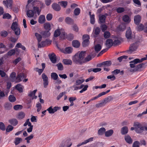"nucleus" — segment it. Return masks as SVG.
Instances as JSON below:
<instances>
[{
    "mask_svg": "<svg viewBox=\"0 0 147 147\" xmlns=\"http://www.w3.org/2000/svg\"><path fill=\"white\" fill-rule=\"evenodd\" d=\"M63 143L65 144V146L66 147H70L72 144V143L70 142V139L67 140Z\"/></svg>",
    "mask_w": 147,
    "mask_h": 147,
    "instance_id": "nucleus-32",
    "label": "nucleus"
},
{
    "mask_svg": "<svg viewBox=\"0 0 147 147\" xmlns=\"http://www.w3.org/2000/svg\"><path fill=\"white\" fill-rule=\"evenodd\" d=\"M111 36V34L108 31H106L104 32V37L105 38H107L110 37Z\"/></svg>",
    "mask_w": 147,
    "mask_h": 147,
    "instance_id": "nucleus-47",
    "label": "nucleus"
},
{
    "mask_svg": "<svg viewBox=\"0 0 147 147\" xmlns=\"http://www.w3.org/2000/svg\"><path fill=\"white\" fill-rule=\"evenodd\" d=\"M113 99V98L111 96H110L105 98L103 100L105 104H106L107 103L110 102Z\"/></svg>",
    "mask_w": 147,
    "mask_h": 147,
    "instance_id": "nucleus-26",
    "label": "nucleus"
},
{
    "mask_svg": "<svg viewBox=\"0 0 147 147\" xmlns=\"http://www.w3.org/2000/svg\"><path fill=\"white\" fill-rule=\"evenodd\" d=\"M65 22L68 24H72L74 23V20L71 18L67 17L65 18Z\"/></svg>",
    "mask_w": 147,
    "mask_h": 147,
    "instance_id": "nucleus-16",
    "label": "nucleus"
},
{
    "mask_svg": "<svg viewBox=\"0 0 147 147\" xmlns=\"http://www.w3.org/2000/svg\"><path fill=\"white\" fill-rule=\"evenodd\" d=\"M26 77V76L24 73H21L18 74L16 78L18 80V82H20L22 81L24 78Z\"/></svg>",
    "mask_w": 147,
    "mask_h": 147,
    "instance_id": "nucleus-13",
    "label": "nucleus"
},
{
    "mask_svg": "<svg viewBox=\"0 0 147 147\" xmlns=\"http://www.w3.org/2000/svg\"><path fill=\"white\" fill-rule=\"evenodd\" d=\"M123 20L125 22H129L130 21L129 16L127 15H125L123 16Z\"/></svg>",
    "mask_w": 147,
    "mask_h": 147,
    "instance_id": "nucleus-36",
    "label": "nucleus"
},
{
    "mask_svg": "<svg viewBox=\"0 0 147 147\" xmlns=\"http://www.w3.org/2000/svg\"><path fill=\"white\" fill-rule=\"evenodd\" d=\"M23 107L21 105H17L13 107V109L15 110H20Z\"/></svg>",
    "mask_w": 147,
    "mask_h": 147,
    "instance_id": "nucleus-49",
    "label": "nucleus"
},
{
    "mask_svg": "<svg viewBox=\"0 0 147 147\" xmlns=\"http://www.w3.org/2000/svg\"><path fill=\"white\" fill-rule=\"evenodd\" d=\"M101 48L102 47L100 44H97L95 46L94 49L95 51L98 52L100 51Z\"/></svg>",
    "mask_w": 147,
    "mask_h": 147,
    "instance_id": "nucleus-41",
    "label": "nucleus"
},
{
    "mask_svg": "<svg viewBox=\"0 0 147 147\" xmlns=\"http://www.w3.org/2000/svg\"><path fill=\"white\" fill-rule=\"evenodd\" d=\"M22 141V139L20 138L17 137L15 138L14 143L16 145H17Z\"/></svg>",
    "mask_w": 147,
    "mask_h": 147,
    "instance_id": "nucleus-30",
    "label": "nucleus"
},
{
    "mask_svg": "<svg viewBox=\"0 0 147 147\" xmlns=\"http://www.w3.org/2000/svg\"><path fill=\"white\" fill-rule=\"evenodd\" d=\"M56 66L58 67V69L59 70H62L63 69V67L62 63H59L56 65Z\"/></svg>",
    "mask_w": 147,
    "mask_h": 147,
    "instance_id": "nucleus-58",
    "label": "nucleus"
},
{
    "mask_svg": "<svg viewBox=\"0 0 147 147\" xmlns=\"http://www.w3.org/2000/svg\"><path fill=\"white\" fill-rule=\"evenodd\" d=\"M146 63H142L137 65L135 68L129 69V71L131 72H134L137 71H140L141 68L145 67Z\"/></svg>",
    "mask_w": 147,
    "mask_h": 147,
    "instance_id": "nucleus-4",
    "label": "nucleus"
},
{
    "mask_svg": "<svg viewBox=\"0 0 147 147\" xmlns=\"http://www.w3.org/2000/svg\"><path fill=\"white\" fill-rule=\"evenodd\" d=\"M89 44V40H83V41L82 42V46L84 47H85L88 46Z\"/></svg>",
    "mask_w": 147,
    "mask_h": 147,
    "instance_id": "nucleus-56",
    "label": "nucleus"
},
{
    "mask_svg": "<svg viewBox=\"0 0 147 147\" xmlns=\"http://www.w3.org/2000/svg\"><path fill=\"white\" fill-rule=\"evenodd\" d=\"M73 49L70 47H68L66 48L65 50L63 52L65 54H70L72 52Z\"/></svg>",
    "mask_w": 147,
    "mask_h": 147,
    "instance_id": "nucleus-21",
    "label": "nucleus"
},
{
    "mask_svg": "<svg viewBox=\"0 0 147 147\" xmlns=\"http://www.w3.org/2000/svg\"><path fill=\"white\" fill-rule=\"evenodd\" d=\"M73 61L76 64L81 65L84 63V59H82L78 56V54H76L73 57Z\"/></svg>",
    "mask_w": 147,
    "mask_h": 147,
    "instance_id": "nucleus-5",
    "label": "nucleus"
},
{
    "mask_svg": "<svg viewBox=\"0 0 147 147\" xmlns=\"http://www.w3.org/2000/svg\"><path fill=\"white\" fill-rule=\"evenodd\" d=\"M45 18L44 15H41L39 17L38 19V22L40 23H43L45 22Z\"/></svg>",
    "mask_w": 147,
    "mask_h": 147,
    "instance_id": "nucleus-19",
    "label": "nucleus"
},
{
    "mask_svg": "<svg viewBox=\"0 0 147 147\" xmlns=\"http://www.w3.org/2000/svg\"><path fill=\"white\" fill-rule=\"evenodd\" d=\"M18 37L17 36L15 37L11 36L10 37L9 40L11 42L15 43L18 40Z\"/></svg>",
    "mask_w": 147,
    "mask_h": 147,
    "instance_id": "nucleus-43",
    "label": "nucleus"
},
{
    "mask_svg": "<svg viewBox=\"0 0 147 147\" xmlns=\"http://www.w3.org/2000/svg\"><path fill=\"white\" fill-rule=\"evenodd\" d=\"M11 29L14 31L15 34L19 36L20 34V30L16 22H13L11 26Z\"/></svg>",
    "mask_w": 147,
    "mask_h": 147,
    "instance_id": "nucleus-3",
    "label": "nucleus"
},
{
    "mask_svg": "<svg viewBox=\"0 0 147 147\" xmlns=\"http://www.w3.org/2000/svg\"><path fill=\"white\" fill-rule=\"evenodd\" d=\"M134 126L135 127V131L137 133H141L144 129V127L138 122H134Z\"/></svg>",
    "mask_w": 147,
    "mask_h": 147,
    "instance_id": "nucleus-2",
    "label": "nucleus"
},
{
    "mask_svg": "<svg viewBox=\"0 0 147 147\" xmlns=\"http://www.w3.org/2000/svg\"><path fill=\"white\" fill-rule=\"evenodd\" d=\"M124 11V8L122 7H119L117 9V11L118 13H121Z\"/></svg>",
    "mask_w": 147,
    "mask_h": 147,
    "instance_id": "nucleus-64",
    "label": "nucleus"
},
{
    "mask_svg": "<svg viewBox=\"0 0 147 147\" xmlns=\"http://www.w3.org/2000/svg\"><path fill=\"white\" fill-rule=\"evenodd\" d=\"M41 34L43 36L45 37H48L50 35V33L49 30L42 32Z\"/></svg>",
    "mask_w": 147,
    "mask_h": 147,
    "instance_id": "nucleus-40",
    "label": "nucleus"
},
{
    "mask_svg": "<svg viewBox=\"0 0 147 147\" xmlns=\"http://www.w3.org/2000/svg\"><path fill=\"white\" fill-rule=\"evenodd\" d=\"M15 53V50L14 49H12L10 50L7 53V55L9 56L14 55Z\"/></svg>",
    "mask_w": 147,
    "mask_h": 147,
    "instance_id": "nucleus-45",
    "label": "nucleus"
},
{
    "mask_svg": "<svg viewBox=\"0 0 147 147\" xmlns=\"http://www.w3.org/2000/svg\"><path fill=\"white\" fill-rule=\"evenodd\" d=\"M16 75V74L15 72H13L10 75V79L11 81L14 82L15 81Z\"/></svg>",
    "mask_w": 147,
    "mask_h": 147,
    "instance_id": "nucleus-34",
    "label": "nucleus"
},
{
    "mask_svg": "<svg viewBox=\"0 0 147 147\" xmlns=\"http://www.w3.org/2000/svg\"><path fill=\"white\" fill-rule=\"evenodd\" d=\"M126 36L127 39H130L132 38V32L130 27H129L126 33Z\"/></svg>",
    "mask_w": 147,
    "mask_h": 147,
    "instance_id": "nucleus-14",
    "label": "nucleus"
},
{
    "mask_svg": "<svg viewBox=\"0 0 147 147\" xmlns=\"http://www.w3.org/2000/svg\"><path fill=\"white\" fill-rule=\"evenodd\" d=\"M44 28L46 30H49L51 29L50 24L49 23H46L44 24Z\"/></svg>",
    "mask_w": 147,
    "mask_h": 147,
    "instance_id": "nucleus-42",
    "label": "nucleus"
},
{
    "mask_svg": "<svg viewBox=\"0 0 147 147\" xmlns=\"http://www.w3.org/2000/svg\"><path fill=\"white\" fill-rule=\"evenodd\" d=\"M35 35L37 39L38 42H40L42 40V36L41 35L37 33H36Z\"/></svg>",
    "mask_w": 147,
    "mask_h": 147,
    "instance_id": "nucleus-44",
    "label": "nucleus"
},
{
    "mask_svg": "<svg viewBox=\"0 0 147 147\" xmlns=\"http://www.w3.org/2000/svg\"><path fill=\"white\" fill-rule=\"evenodd\" d=\"M23 88V87L20 84H18L16 86V89L20 92H22Z\"/></svg>",
    "mask_w": 147,
    "mask_h": 147,
    "instance_id": "nucleus-38",
    "label": "nucleus"
},
{
    "mask_svg": "<svg viewBox=\"0 0 147 147\" xmlns=\"http://www.w3.org/2000/svg\"><path fill=\"white\" fill-rule=\"evenodd\" d=\"M106 17L104 15H102L99 17V20L100 22L101 23H105V22Z\"/></svg>",
    "mask_w": 147,
    "mask_h": 147,
    "instance_id": "nucleus-33",
    "label": "nucleus"
},
{
    "mask_svg": "<svg viewBox=\"0 0 147 147\" xmlns=\"http://www.w3.org/2000/svg\"><path fill=\"white\" fill-rule=\"evenodd\" d=\"M36 107L37 108V111L38 112H39L40 111L42 108V106L41 104L39 102L37 103L36 104Z\"/></svg>",
    "mask_w": 147,
    "mask_h": 147,
    "instance_id": "nucleus-61",
    "label": "nucleus"
},
{
    "mask_svg": "<svg viewBox=\"0 0 147 147\" xmlns=\"http://www.w3.org/2000/svg\"><path fill=\"white\" fill-rule=\"evenodd\" d=\"M42 78L43 81V86L45 88L47 87L49 84L48 78L44 73L42 75Z\"/></svg>",
    "mask_w": 147,
    "mask_h": 147,
    "instance_id": "nucleus-7",
    "label": "nucleus"
},
{
    "mask_svg": "<svg viewBox=\"0 0 147 147\" xmlns=\"http://www.w3.org/2000/svg\"><path fill=\"white\" fill-rule=\"evenodd\" d=\"M47 42L46 41H42L40 43L38 42V48L43 47L47 45Z\"/></svg>",
    "mask_w": 147,
    "mask_h": 147,
    "instance_id": "nucleus-31",
    "label": "nucleus"
},
{
    "mask_svg": "<svg viewBox=\"0 0 147 147\" xmlns=\"http://www.w3.org/2000/svg\"><path fill=\"white\" fill-rule=\"evenodd\" d=\"M128 57V56L126 55H123L120 57L118 58V60L119 62H121L122 61H125V60Z\"/></svg>",
    "mask_w": 147,
    "mask_h": 147,
    "instance_id": "nucleus-37",
    "label": "nucleus"
},
{
    "mask_svg": "<svg viewBox=\"0 0 147 147\" xmlns=\"http://www.w3.org/2000/svg\"><path fill=\"white\" fill-rule=\"evenodd\" d=\"M140 143L139 142L136 141L133 143L132 145V147H139Z\"/></svg>",
    "mask_w": 147,
    "mask_h": 147,
    "instance_id": "nucleus-60",
    "label": "nucleus"
},
{
    "mask_svg": "<svg viewBox=\"0 0 147 147\" xmlns=\"http://www.w3.org/2000/svg\"><path fill=\"white\" fill-rule=\"evenodd\" d=\"M60 32L59 30L57 29L56 30L54 33V36L55 37H57L59 36L60 34Z\"/></svg>",
    "mask_w": 147,
    "mask_h": 147,
    "instance_id": "nucleus-55",
    "label": "nucleus"
},
{
    "mask_svg": "<svg viewBox=\"0 0 147 147\" xmlns=\"http://www.w3.org/2000/svg\"><path fill=\"white\" fill-rule=\"evenodd\" d=\"M34 12L31 10H27L26 12V15L28 18L33 17L34 16Z\"/></svg>",
    "mask_w": 147,
    "mask_h": 147,
    "instance_id": "nucleus-17",
    "label": "nucleus"
},
{
    "mask_svg": "<svg viewBox=\"0 0 147 147\" xmlns=\"http://www.w3.org/2000/svg\"><path fill=\"white\" fill-rule=\"evenodd\" d=\"M90 39L89 36L88 34L84 35L82 37L83 40H89Z\"/></svg>",
    "mask_w": 147,
    "mask_h": 147,
    "instance_id": "nucleus-59",
    "label": "nucleus"
},
{
    "mask_svg": "<svg viewBox=\"0 0 147 147\" xmlns=\"http://www.w3.org/2000/svg\"><path fill=\"white\" fill-rule=\"evenodd\" d=\"M9 100L11 102H13L16 100V99L13 95H11L9 96Z\"/></svg>",
    "mask_w": 147,
    "mask_h": 147,
    "instance_id": "nucleus-52",
    "label": "nucleus"
},
{
    "mask_svg": "<svg viewBox=\"0 0 147 147\" xmlns=\"http://www.w3.org/2000/svg\"><path fill=\"white\" fill-rule=\"evenodd\" d=\"M72 44L73 46L76 48H78L80 46V42L77 40L73 41Z\"/></svg>",
    "mask_w": 147,
    "mask_h": 147,
    "instance_id": "nucleus-29",
    "label": "nucleus"
},
{
    "mask_svg": "<svg viewBox=\"0 0 147 147\" xmlns=\"http://www.w3.org/2000/svg\"><path fill=\"white\" fill-rule=\"evenodd\" d=\"M128 132V127L127 126H124L122 127L121 130V133L123 135L125 134Z\"/></svg>",
    "mask_w": 147,
    "mask_h": 147,
    "instance_id": "nucleus-22",
    "label": "nucleus"
},
{
    "mask_svg": "<svg viewBox=\"0 0 147 147\" xmlns=\"http://www.w3.org/2000/svg\"><path fill=\"white\" fill-rule=\"evenodd\" d=\"M103 67L104 70L109 71V69L107 67L110 66L112 64L111 61H108L103 62Z\"/></svg>",
    "mask_w": 147,
    "mask_h": 147,
    "instance_id": "nucleus-9",
    "label": "nucleus"
},
{
    "mask_svg": "<svg viewBox=\"0 0 147 147\" xmlns=\"http://www.w3.org/2000/svg\"><path fill=\"white\" fill-rule=\"evenodd\" d=\"M52 7L54 10L57 11H59L61 9L60 6L57 3L53 4L52 5Z\"/></svg>",
    "mask_w": 147,
    "mask_h": 147,
    "instance_id": "nucleus-20",
    "label": "nucleus"
},
{
    "mask_svg": "<svg viewBox=\"0 0 147 147\" xmlns=\"http://www.w3.org/2000/svg\"><path fill=\"white\" fill-rule=\"evenodd\" d=\"M9 122L13 126H16L18 123V121L16 119H13L9 120Z\"/></svg>",
    "mask_w": 147,
    "mask_h": 147,
    "instance_id": "nucleus-23",
    "label": "nucleus"
},
{
    "mask_svg": "<svg viewBox=\"0 0 147 147\" xmlns=\"http://www.w3.org/2000/svg\"><path fill=\"white\" fill-rule=\"evenodd\" d=\"M90 18L91 23L92 24H94L95 22L94 15L92 14V15H90Z\"/></svg>",
    "mask_w": 147,
    "mask_h": 147,
    "instance_id": "nucleus-63",
    "label": "nucleus"
},
{
    "mask_svg": "<svg viewBox=\"0 0 147 147\" xmlns=\"http://www.w3.org/2000/svg\"><path fill=\"white\" fill-rule=\"evenodd\" d=\"M12 1L11 0L4 1L3 3L7 8L10 9L12 8Z\"/></svg>",
    "mask_w": 147,
    "mask_h": 147,
    "instance_id": "nucleus-12",
    "label": "nucleus"
},
{
    "mask_svg": "<svg viewBox=\"0 0 147 147\" xmlns=\"http://www.w3.org/2000/svg\"><path fill=\"white\" fill-rule=\"evenodd\" d=\"M138 29L139 31H142L144 29L145 31V26H144L142 24H140L138 26Z\"/></svg>",
    "mask_w": 147,
    "mask_h": 147,
    "instance_id": "nucleus-54",
    "label": "nucleus"
},
{
    "mask_svg": "<svg viewBox=\"0 0 147 147\" xmlns=\"http://www.w3.org/2000/svg\"><path fill=\"white\" fill-rule=\"evenodd\" d=\"M33 10L34 13H36L38 15L40 14L41 11V10L39 9V8L37 7H33Z\"/></svg>",
    "mask_w": 147,
    "mask_h": 147,
    "instance_id": "nucleus-53",
    "label": "nucleus"
},
{
    "mask_svg": "<svg viewBox=\"0 0 147 147\" xmlns=\"http://www.w3.org/2000/svg\"><path fill=\"white\" fill-rule=\"evenodd\" d=\"M86 51H82L78 54V56L82 59H84V58L85 55Z\"/></svg>",
    "mask_w": 147,
    "mask_h": 147,
    "instance_id": "nucleus-46",
    "label": "nucleus"
},
{
    "mask_svg": "<svg viewBox=\"0 0 147 147\" xmlns=\"http://www.w3.org/2000/svg\"><path fill=\"white\" fill-rule=\"evenodd\" d=\"M65 65H71L72 64V62L71 60L64 59L62 61Z\"/></svg>",
    "mask_w": 147,
    "mask_h": 147,
    "instance_id": "nucleus-27",
    "label": "nucleus"
},
{
    "mask_svg": "<svg viewBox=\"0 0 147 147\" xmlns=\"http://www.w3.org/2000/svg\"><path fill=\"white\" fill-rule=\"evenodd\" d=\"M105 104L103 100L100 102L96 104V107L97 108H99L104 106L105 105Z\"/></svg>",
    "mask_w": 147,
    "mask_h": 147,
    "instance_id": "nucleus-28",
    "label": "nucleus"
},
{
    "mask_svg": "<svg viewBox=\"0 0 147 147\" xmlns=\"http://www.w3.org/2000/svg\"><path fill=\"white\" fill-rule=\"evenodd\" d=\"M51 78L54 80H56L58 78V76L56 73H52L51 74Z\"/></svg>",
    "mask_w": 147,
    "mask_h": 147,
    "instance_id": "nucleus-39",
    "label": "nucleus"
},
{
    "mask_svg": "<svg viewBox=\"0 0 147 147\" xmlns=\"http://www.w3.org/2000/svg\"><path fill=\"white\" fill-rule=\"evenodd\" d=\"M113 133L112 129H110L105 132V135L106 137H109L112 135Z\"/></svg>",
    "mask_w": 147,
    "mask_h": 147,
    "instance_id": "nucleus-24",
    "label": "nucleus"
},
{
    "mask_svg": "<svg viewBox=\"0 0 147 147\" xmlns=\"http://www.w3.org/2000/svg\"><path fill=\"white\" fill-rule=\"evenodd\" d=\"M141 63V62L139 59H136L133 61H132L129 62L130 63L129 66L131 68H129V69H134L135 68L136 66L135 65L138 63Z\"/></svg>",
    "mask_w": 147,
    "mask_h": 147,
    "instance_id": "nucleus-6",
    "label": "nucleus"
},
{
    "mask_svg": "<svg viewBox=\"0 0 147 147\" xmlns=\"http://www.w3.org/2000/svg\"><path fill=\"white\" fill-rule=\"evenodd\" d=\"M125 139L126 142L129 144H131L132 143L133 140L130 136L127 135L125 136Z\"/></svg>",
    "mask_w": 147,
    "mask_h": 147,
    "instance_id": "nucleus-18",
    "label": "nucleus"
},
{
    "mask_svg": "<svg viewBox=\"0 0 147 147\" xmlns=\"http://www.w3.org/2000/svg\"><path fill=\"white\" fill-rule=\"evenodd\" d=\"M139 44L138 42H136L131 44L127 52L129 54H131L136 51L139 46Z\"/></svg>",
    "mask_w": 147,
    "mask_h": 147,
    "instance_id": "nucleus-1",
    "label": "nucleus"
},
{
    "mask_svg": "<svg viewBox=\"0 0 147 147\" xmlns=\"http://www.w3.org/2000/svg\"><path fill=\"white\" fill-rule=\"evenodd\" d=\"M100 29L98 27H96L95 28L94 32V34L96 35H98L100 32Z\"/></svg>",
    "mask_w": 147,
    "mask_h": 147,
    "instance_id": "nucleus-57",
    "label": "nucleus"
},
{
    "mask_svg": "<svg viewBox=\"0 0 147 147\" xmlns=\"http://www.w3.org/2000/svg\"><path fill=\"white\" fill-rule=\"evenodd\" d=\"M84 80L83 79L78 80H76V85H79L84 82Z\"/></svg>",
    "mask_w": 147,
    "mask_h": 147,
    "instance_id": "nucleus-62",
    "label": "nucleus"
},
{
    "mask_svg": "<svg viewBox=\"0 0 147 147\" xmlns=\"http://www.w3.org/2000/svg\"><path fill=\"white\" fill-rule=\"evenodd\" d=\"M105 45L107 47L110 48L113 45V40L111 39H107L105 43Z\"/></svg>",
    "mask_w": 147,
    "mask_h": 147,
    "instance_id": "nucleus-15",
    "label": "nucleus"
},
{
    "mask_svg": "<svg viewBox=\"0 0 147 147\" xmlns=\"http://www.w3.org/2000/svg\"><path fill=\"white\" fill-rule=\"evenodd\" d=\"M5 109L7 110H9L12 107V105L10 103H6L4 106Z\"/></svg>",
    "mask_w": 147,
    "mask_h": 147,
    "instance_id": "nucleus-51",
    "label": "nucleus"
},
{
    "mask_svg": "<svg viewBox=\"0 0 147 147\" xmlns=\"http://www.w3.org/2000/svg\"><path fill=\"white\" fill-rule=\"evenodd\" d=\"M106 129L104 127L100 128L98 131V134L99 135H102L105 132Z\"/></svg>",
    "mask_w": 147,
    "mask_h": 147,
    "instance_id": "nucleus-35",
    "label": "nucleus"
},
{
    "mask_svg": "<svg viewBox=\"0 0 147 147\" xmlns=\"http://www.w3.org/2000/svg\"><path fill=\"white\" fill-rule=\"evenodd\" d=\"M49 59L53 63H55L56 61V57L54 53L49 54Z\"/></svg>",
    "mask_w": 147,
    "mask_h": 147,
    "instance_id": "nucleus-11",
    "label": "nucleus"
},
{
    "mask_svg": "<svg viewBox=\"0 0 147 147\" xmlns=\"http://www.w3.org/2000/svg\"><path fill=\"white\" fill-rule=\"evenodd\" d=\"M80 9L79 8H77L75 9L74 11V13L75 16H78L80 13Z\"/></svg>",
    "mask_w": 147,
    "mask_h": 147,
    "instance_id": "nucleus-48",
    "label": "nucleus"
},
{
    "mask_svg": "<svg viewBox=\"0 0 147 147\" xmlns=\"http://www.w3.org/2000/svg\"><path fill=\"white\" fill-rule=\"evenodd\" d=\"M25 113L22 112H19L17 116V118L20 119H21L24 118L25 116Z\"/></svg>",
    "mask_w": 147,
    "mask_h": 147,
    "instance_id": "nucleus-25",
    "label": "nucleus"
},
{
    "mask_svg": "<svg viewBox=\"0 0 147 147\" xmlns=\"http://www.w3.org/2000/svg\"><path fill=\"white\" fill-rule=\"evenodd\" d=\"M92 58L91 55H88L84 59V63L89 61L92 59Z\"/></svg>",
    "mask_w": 147,
    "mask_h": 147,
    "instance_id": "nucleus-50",
    "label": "nucleus"
},
{
    "mask_svg": "<svg viewBox=\"0 0 147 147\" xmlns=\"http://www.w3.org/2000/svg\"><path fill=\"white\" fill-rule=\"evenodd\" d=\"M141 17L140 15H137L134 16V22L136 25H138L141 22Z\"/></svg>",
    "mask_w": 147,
    "mask_h": 147,
    "instance_id": "nucleus-10",
    "label": "nucleus"
},
{
    "mask_svg": "<svg viewBox=\"0 0 147 147\" xmlns=\"http://www.w3.org/2000/svg\"><path fill=\"white\" fill-rule=\"evenodd\" d=\"M60 109V107H55L53 108V107L51 106L47 109V110L48 111L49 113L51 114L54 113Z\"/></svg>",
    "mask_w": 147,
    "mask_h": 147,
    "instance_id": "nucleus-8",
    "label": "nucleus"
}]
</instances>
